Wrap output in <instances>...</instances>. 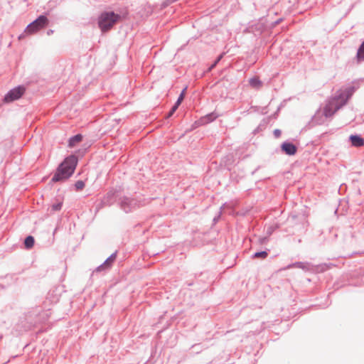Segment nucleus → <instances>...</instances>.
I'll list each match as a JSON object with an SVG mask.
<instances>
[{
	"mask_svg": "<svg viewBox=\"0 0 364 364\" xmlns=\"http://www.w3.org/2000/svg\"><path fill=\"white\" fill-rule=\"evenodd\" d=\"M78 163L77 156L71 154L64 159L58 165L51 178L52 183L63 182L70 178L74 173Z\"/></svg>",
	"mask_w": 364,
	"mask_h": 364,
	"instance_id": "f257e3e1",
	"label": "nucleus"
},
{
	"mask_svg": "<svg viewBox=\"0 0 364 364\" xmlns=\"http://www.w3.org/2000/svg\"><path fill=\"white\" fill-rule=\"evenodd\" d=\"M343 106L340 101L334 96L325 105L322 113L320 110L316 112L312 117L313 122L316 124H323L324 122L323 117L328 118L332 117Z\"/></svg>",
	"mask_w": 364,
	"mask_h": 364,
	"instance_id": "f03ea898",
	"label": "nucleus"
},
{
	"mask_svg": "<svg viewBox=\"0 0 364 364\" xmlns=\"http://www.w3.org/2000/svg\"><path fill=\"white\" fill-rule=\"evenodd\" d=\"M122 18V16L114 11H104L98 17L97 24L103 33L109 31L115 23Z\"/></svg>",
	"mask_w": 364,
	"mask_h": 364,
	"instance_id": "7ed1b4c3",
	"label": "nucleus"
},
{
	"mask_svg": "<svg viewBox=\"0 0 364 364\" xmlns=\"http://www.w3.org/2000/svg\"><path fill=\"white\" fill-rule=\"evenodd\" d=\"M118 205L125 213H129L143 206L144 203L136 198L123 196L119 198Z\"/></svg>",
	"mask_w": 364,
	"mask_h": 364,
	"instance_id": "20e7f679",
	"label": "nucleus"
},
{
	"mask_svg": "<svg viewBox=\"0 0 364 364\" xmlns=\"http://www.w3.org/2000/svg\"><path fill=\"white\" fill-rule=\"evenodd\" d=\"M48 19L45 15H40L36 20L30 23L26 28L25 32L33 34L45 28L48 24Z\"/></svg>",
	"mask_w": 364,
	"mask_h": 364,
	"instance_id": "39448f33",
	"label": "nucleus"
},
{
	"mask_svg": "<svg viewBox=\"0 0 364 364\" xmlns=\"http://www.w3.org/2000/svg\"><path fill=\"white\" fill-rule=\"evenodd\" d=\"M26 92V88L23 85H18L10 90L3 99L4 103H10L20 99Z\"/></svg>",
	"mask_w": 364,
	"mask_h": 364,
	"instance_id": "423d86ee",
	"label": "nucleus"
},
{
	"mask_svg": "<svg viewBox=\"0 0 364 364\" xmlns=\"http://www.w3.org/2000/svg\"><path fill=\"white\" fill-rule=\"evenodd\" d=\"M355 91V87L350 86L344 90H338L335 94V97L340 101V102L344 106L348 100L350 98Z\"/></svg>",
	"mask_w": 364,
	"mask_h": 364,
	"instance_id": "0eeeda50",
	"label": "nucleus"
},
{
	"mask_svg": "<svg viewBox=\"0 0 364 364\" xmlns=\"http://www.w3.org/2000/svg\"><path fill=\"white\" fill-rule=\"evenodd\" d=\"M119 190L117 188L109 189L104 196L103 203L107 205H112L116 200L119 199Z\"/></svg>",
	"mask_w": 364,
	"mask_h": 364,
	"instance_id": "6e6552de",
	"label": "nucleus"
},
{
	"mask_svg": "<svg viewBox=\"0 0 364 364\" xmlns=\"http://www.w3.org/2000/svg\"><path fill=\"white\" fill-rule=\"evenodd\" d=\"M281 150L288 156H294L297 152V146L292 142L285 141L281 144Z\"/></svg>",
	"mask_w": 364,
	"mask_h": 364,
	"instance_id": "1a4fd4ad",
	"label": "nucleus"
},
{
	"mask_svg": "<svg viewBox=\"0 0 364 364\" xmlns=\"http://www.w3.org/2000/svg\"><path fill=\"white\" fill-rule=\"evenodd\" d=\"M113 264L114 262H112V261H111V259L107 257L102 264L95 268L91 276L93 277L95 274L98 272H106L109 271L112 268Z\"/></svg>",
	"mask_w": 364,
	"mask_h": 364,
	"instance_id": "9d476101",
	"label": "nucleus"
},
{
	"mask_svg": "<svg viewBox=\"0 0 364 364\" xmlns=\"http://www.w3.org/2000/svg\"><path fill=\"white\" fill-rule=\"evenodd\" d=\"M294 267L301 269L304 270L305 272H308V271H310L312 269L313 265L311 263L307 262H296L289 264L287 268L291 269V268H294Z\"/></svg>",
	"mask_w": 364,
	"mask_h": 364,
	"instance_id": "9b49d317",
	"label": "nucleus"
},
{
	"mask_svg": "<svg viewBox=\"0 0 364 364\" xmlns=\"http://www.w3.org/2000/svg\"><path fill=\"white\" fill-rule=\"evenodd\" d=\"M218 115L215 112L209 113L204 117H202L198 121V125H205L213 122L218 118Z\"/></svg>",
	"mask_w": 364,
	"mask_h": 364,
	"instance_id": "f8f14e48",
	"label": "nucleus"
},
{
	"mask_svg": "<svg viewBox=\"0 0 364 364\" xmlns=\"http://www.w3.org/2000/svg\"><path fill=\"white\" fill-rule=\"evenodd\" d=\"M349 141L351 145L355 147H360L364 145V139L358 134H351L349 136Z\"/></svg>",
	"mask_w": 364,
	"mask_h": 364,
	"instance_id": "ddd939ff",
	"label": "nucleus"
},
{
	"mask_svg": "<svg viewBox=\"0 0 364 364\" xmlns=\"http://www.w3.org/2000/svg\"><path fill=\"white\" fill-rule=\"evenodd\" d=\"M82 139V135L81 134H75L71 136L68 140V146L72 148L75 146V144Z\"/></svg>",
	"mask_w": 364,
	"mask_h": 364,
	"instance_id": "4468645a",
	"label": "nucleus"
},
{
	"mask_svg": "<svg viewBox=\"0 0 364 364\" xmlns=\"http://www.w3.org/2000/svg\"><path fill=\"white\" fill-rule=\"evenodd\" d=\"M250 85L255 89H259L262 85V82L257 76H255L249 80Z\"/></svg>",
	"mask_w": 364,
	"mask_h": 364,
	"instance_id": "2eb2a0df",
	"label": "nucleus"
},
{
	"mask_svg": "<svg viewBox=\"0 0 364 364\" xmlns=\"http://www.w3.org/2000/svg\"><path fill=\"white\" fill-rule=\"evenodd\" d=\"M356 58L358 62L364 61V41L362 42L358 49Z\"/></svg>",
	"mask_w": 364,
	"mask_h": 364,
	"instance_id": "dca6fc26",
	"label": "nucleus"
},
{
	"mask_svg": "<svg viewBox=\"0 0 364 364\" xmlns=\"http://www.w3.org/2000/svg\"><path fill=\"white\" fill-rule=\"evenodd\" d=\"M34 243V237L31 235H28L25 238L23 245L26 249L29 250L33 247Z\"/></svg>",
	"mask_w": 364,
	"mask_h": 364,
	"instance_id": "f3484780",
	"label": "nucleus"
},
{
	"mask_svg": "<svg viewBox=\"0 0 364 364\" xmlns=\"http://www.w3.org/2000/svg\"><path fill=\"white\" fill-rule=\"evenodd\" d=\"M269 250L255 252L252 258L253 259H265L268 256Z\"/></svg>",
	"mask_w": 364,
	"mask_h": 364,
	"instance_id": "a211bd4d",
	"label": "nucleus"
},
{
	"mask_svg": "<svg viewBox=\"0 0 364 364\" xmlns=\"http://www.w3.org/2000/svg\"><path fill=\"white\" fill-rule=\"evenodd\" d=\"M225 55V53H221L220 55H219L216 59L215 60V61L213 62V63L210 65V67L209 68V70H211L212 69H213L217 65L218 63L222 60V58H223Z\"/></svg>",
	"mask_w": 364,
	"mask_h": 364,
	"instance_id": "6ab92c4d",
	"label": "nucleus"
},
{
	"mask_svg": "<svg viewBox=\"0 0 364 364\" xmlns=\"http://www.w3.org/2000/svg\"><path fill=\"white\" fill-rule=\"evenodd\" d=\"M63 206V201H58L55 203H53L51 205V209L53 211H58L60 210Z\"/></svg>",
	"mask_w": 364,
	"mask_h": 364,
	"instance_id": "aec40b11",
	"label": "nucleus"
},
{
	"mask_svg": "<svg viewBox=\"0 0 364 364\" xmlns=\"http://www.w3.org/2000/svg\"><path fill=\"white\" fill-rule=\"evenodd\" d=\"M85 184L83 181L79 180L75 183L74 186L77 191H80V190H82L85 187Z\"/></svg>",
	"mask_w": 364,
	"mask_h": 364,
	"instance_id": "412c9836",
	"label": "nucleus"
},
{
	"mask_svg": "<svg viewBox=\"0 0 364 364\" xmlns=\"http://www.w3.org/2000/svg\"><path fill=\"white\" fill-rule=\"evenodd\" d=\"M178 107L175 104L172 106L169 112H168L166 115V118H170L173 116V114L176 112V111L178 109Z\"/></svg>",
	"mask_w": 364,
	"mask_h": 364,
	"instance_id": "4be33fe9",
	"label": "nucleus"
},
{
	"mask_svg": "<svg viewBox=\"0 0 364 364\" xmlns=\"http://www.w3.org/2000/svg\"><path fill=\"white\" fill-rule=\"evenodd\" d=\"M184 97H183V93H180L176 102L174 103L176 105H177L178 107L180 106V105L181 104V102H183Z\"/></svg>",
	"mask_w": 364,
	"mask_h": 364,
	"instance_id": "5701e85b",
	"label": "nucleus"
},
{
	"mask_svg": "<svg viewBox=\"0 0 364 364\" xmlns=\"http://www.w3.org/2000/svg\"><path fill=\"white\" fill-rule=\"evenodd\" d=\"M269 240L268 237H263L259 239V244L263 245L267 242Z\"/></svg>",
	"mask_w": 364,
	"mask_h": 364,
	"instance_id": "b1692460",
	"label": "nucleus"
},
{
	"mask_svg": "<svg viewBox=\"0 0 364 364\" xmlns=\"http://www.w3.org/2000/svg\"><path fill=\"white\" fill-rule=\"evenodd\" d=\"M117 252L115 251L114 252H113L109 257V259H111V261H112V262H114V261L116 260V258H117Z\"/></svg>",
	"mask_w": 364,
	"mask_h": 364,
	"instance_id": "393cba45",
	"label": "nucleus"
},
{
	"mask_svg": "<svg viewBox=\"0 0 364 364\" xmlns=\"http://www.w3.org/2000/svg\"><path fill=\"white\" fill-rule=\"evenodd\" d=\"M282 132L280 129H276L274 130V135L276 138H278L281 136Z\"/></svg>",
	"mask_w": 364,
	"mask_h": 364,
	"instance_id": "a878e982",
	"label": "nucleus"
},
{
	"mask_svg": "<svg viewBox=\"0 0 364 364\" xmlns=\"http://www.w3.org/2000/svg\"><path fill=\"white\" fill-rule=\"evenodd\" d=\"M220 215H221V211H220L218 213V215L214 217L213 220L214 224H215L219 220Z\"/></svg>",
	"mask_w": 364,
	"mask_h": 364,
	"instance_id": "bb28decb",
	"label": "nucleus"
},
{
	"mask_svg": "<svg viewBox=\"0 0 364 364\" xmlns=\"http://www.w3.org/2000/svg\"><path fill=\"white\" fill-rule=\"evenodd\" d=\"M171 2H172V1H171ZM169 3H170L169 0H168L167 1H164L162 3L161 6L163 8H165L166 6H167L169 4Z\"/></svg>",
	"mask_w": 364,
	"mask_h": 364,
	"instance_id": "cd10ccee",
	"label": "nucleus"
},
{
	"mask_svg": "<svg viewBox=\"0 0 364 364\" xmlns=\"http://www.w3.org/2000/svg\"><path fill=\"white\" fill-rule=\"evenodd\" d=\"M186 89H187V87H186L182 91L181 93H183V97H185V94H186Z\"/></svg>",
	"mask_w": 364,
	"mask_h": 364,
	"instance_id": "c85d7f7f",
	"label": "nucleus"
},
{
	"mask_svg": "<svg viewBox=\"0 0 364 364\" xmlns=\"http://www.w3.org/2000/svg\"><path fill=\"white\" fill-rule=\"evenodd\" d=\"M272 230L270 228H269L267 230V235H268V236H269L272 234Z\"/></svg>",
	"mask_w": 364,
	"mask_h": 364,
	"instance_id": "c756f323",
	"label": "nucleus"
},
{
	"mask_svg": "<svg viewBox=\"0 0 364 364\" xmlns=\"http://www.w3.org/2000/svg\"><path fill=\"white\" fill-rule=\"evenodd\" d=\"M53 33V30H51V29H50V30H48V31H47V34H48V36H49V35H50V34H52Z\"/></svg>",
	"mask_w": 364,
	"mask_h": 364,
	"instance_id": "7c9ffc66",
	"label": "nucleus"
},
{
	"mask_svg": "<svg viewBox=\"0 0 364 364\" xmlns=\"http://www.w3.org/2000/svg\"><path fill=\"white\" fill-rule=\"evenodd\" d=\"M280 21H282V18H280V19H279V20L276 21L274 22V24H278Z\"/></svg>",
	"mask_w": 364,
	"mask_h": 364,
	"instance_id": "2f4dec72",
	"label": "nucleus"
},
{
	"mask_svg": "<svg viewBox=\"0 0 364 364\" xmlns=\"http://www.w3.org/2000/svg\"><path fill=\"white\" fill-rule=\"evenodd\" d=\"M198 346H199V344H198V345H193V346H192V348H196V347H198Z\"/></svg>",
	"mask_w": 364,
	"mask_h": 364,
	"instance_id": "473e14b6",
	"label": "nucleus"
},
{
	"mask_svg": "<svg viewBox=\"0 0 364 364\" xmlns=\"http://www.w3.org/2000/svg\"><path fill=\"white\" fill-rule=\"evenodd\" d=\"M258 129H259V127H257V129H255V132H256Z\"/></svg>",
	"mask_w": 364,
	"mask_h": 364,
	"instance_id": "72a5a7b5",
	"label": "nucleus"
},
{
	"mask_svg": "<svg viewBox=\"0 0 364 364\" xmlns=\"http://www.w3.org/2000/svg\"><path fill=\"white\" fill-rule=\"evenodd\" d=\"M87 151V149L85 148L82 153L85 152Z\"/></svg>",
	"mask_w": 364,
	"mask_h": 364,
	"instance_id": "f704fd0d",
	"label": "nucleus"
}]
</instances>
